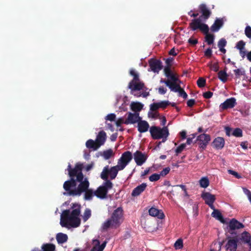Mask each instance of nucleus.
<instances>
[{"label":"nucleus","mask_w":251,"mask_h":251,"mask_svg":"<svg viewBox=\"0 0 251 251\" xmlns=\"http://www.w3.org/2000/svg\"><path fill=\"white\" fill-rule=\"evenodd\" d=\"M83 164L78 163L75 168H71L69 163L65 171H68L70 179L66 181L63 184L65 191L64 195L76 196H80L89 187V182L86 177H84L82 173Z\"/></svg>","instance_id":"1"},{"label":"nucleus","mask_w":251,"mask_h":251,"mask_svg":"<svg viewBox=\"0 0 251 251\" xmlns=\"http://www.w3.org/2000/svg\"><path fill=\"white\" fill-rule=\"evenodd\" d=\"M80 205L74 203L70 209L62 211L60 224L62 227L70 228L77 227L80 224Z\"/></svg>","instance_id":"2"},{"label":"nucleus","mask_w":251,"mask_h":251,"mask_svg":"<svg viewBox=\"0 0 251 251\" xmlns=\"http://www.w3.org/2000/svg\"><path fill=\"white\" fill-rule=\"evenodd\" d=\"M132 159V154L129 151L123 153L118 160L117 165L109 168L108 165L105 166L101 173L100 177L104 180H108V175L111 179L116 178L118 172L123 170Z\"/></svg>","instance_id":"3"},{"label":"nucleus","mask_w":251,"mask_h":251,"mask_svg":"<svg viewBox=\"0 0 251 251\" xmlns=\"http://www.w3.org/2000/svg\"><path fill=\"white\" fill-rule=\"evenodd\" d=\"M130 74L133 76V79L129 83L128 86L131 90V94L136 97L142 96L143 98H147L150 93L146 91L147 88L140 80L138 74L133 69L130 70Z\"/></svg>","instance_id":"4"},{"label":"nucleus","mask_w":251,"mask_h":251,"mask_svg":"<svg viewBox=\"0 0 251 251\" xmlns=\"http://www.w3.org/2000/svg\"><path fill=\"white\" fill-rule=\"evenodd\" d=\"M123 212L121 208L118 207L113 212L111 218L102 225V228L107 229L109 227L117 228L123 221Z\"/></svg>","instance_id":"5"},{"label":"nucleus","mask_w":251,"mask_h":251,"mask_svg":"<svg viewBox=\"0 0 251 251\" xmlns=\"http://www.w3.org/2000/svg\"><path fill=\"white\" fill-rule=\"evenodd\" d=\"M151 137L153 139H162V143L165 142L169 135V129L167 126L161 128L159 126H152L150 128Z\"/></svg>","instance_id":"6"},{"label":"nucleus","mask_w":251,"mask_h":251,"mask_svg":"<svg viewBox=\"0 0 251 251\" xmlns=\"http://www.w3.org/2000/svg\"><path fill=\"white\" fill-rule=\"evenodd\" d=\"M113 184L110 180H105L102 184L95 191L96 197L101 199L106 197L108 191L112 189Z\"/></svg>","instance_id":"7"},{"label":"nucleus","mask_w":251,"mask_h":251,"mask_svg":"<svg viewBox=\"0 0 251 251\" xmlns=\"http://www.w3.org/2000/svg\"><path fill=\"white\" fill-rule=\"evenodd\" d=\"M190 26L192 30H196L199 29L204 33H207L209 31L208 26L206 24H202L200 18L193 20L190 24Z\"/></svg>","instance_id":"8"},{"label":"nucleus","mask_w":251,"mask_h":251,"mask_svg":"<svg viewBox=\"0 0 251 251\" xmlns=\"http://www.w3.org/2000/svg\"><path fill=\"white\" fill-rule=\"evenodd\" d=\"M138 166H142L146 161L148 156L145 153L136 151L132 155V158Z\"/></svg>","instance_id":"9"},{"label":"nucleus","mask_w":251,"mask_h":251,"mask_svg":"<svg viewBox=\"0 0 251 251\" xmlns=\"http://www.w3.org/2000/svg\"><path fill=\"white\" fill-rule=\"evenodd\" d=\"M116 102L115 105L119 107V108L122 111H126L127 109V97H123L122 95H117L116 97Z\"/></svg>","instance_id":"10"},{"label":"nucleus","mask_w":251,"mask_h":251,"mask_svg":"<svg viewBox=\"0 0 251 251\" xmlns=\"http://www.w3.org/2000/svg\"><path fill=\"white\" fill-rule=\"evenodd\" d=\"M197 140L199 147L202 149H204L210 141L211 138L209 135L203 133L198 136Z\"/></svg>","instance_id":"11"},{"label":"nucleus","mask_w":251,"mask_h":251,"mask_svg":"<svg viewBox=\"0 0 251 251\" xmlns=\"http://www.w3.org/2000/svg\"><path fill=\"white\" fill-rule=\"evenodd\" d=\"M167 80L170 81V84H171L172 89L174 90H172V91H177L176 89L175 88H179L178 85H180L181 81L178 78L176 74H174L173 72L168 77Z\"/></svg>","instance_id":"12"},{"label":"nucleus","mask_w":251,"mask_h":251,"mask_svg":"<svg viewBox=\"0 0 251 251\" xmlns=\"http://www.w3.org/2000/svg\"><path fill=\"white\" fill-rule=\"evenodd\" d=\"M167 80L170 81V84H171L172 89L174 90H172V91H177L176 89L175 88H179L178 85H180L181 81L178 78L176 74H174L173 72L168 77Z\"/></svg>","instance_id":"13"},{"label":"nucleus","mask_w":251,"mask_h":251,"mask_svg":"<svg viewBox=\"0 0 251 251\" xmlns=\"http://www.w3.org/2000/svg\"><path fill=\"white\" fill-rule=\"evenodd\" d=\"M167 80L170 81V84H171L172 89L174 90H172V91H177L176 89L175 88H179L178 85H180L181 81L178 78L176 74H174L173 72L168 77Z\"/></svg>","instance_id":"14"},{"label":"nucleus","mask_w":251,"mask_h":251,"mask_svg":"<svg viewBox=\"0 0 251 251\" xmlns=\"http://www.w3.org/2000/svg\"><path fill=\"white\" fill-rule=\"evenodd\" d=\"M150 69L154 73H158L162 69V62L158 60L151 59L149 61Z\"/></svg>","instance_id":"15"},{"label":"nucleus","mask_w":251,"mask_h":251,"mask_svg":"<svg viewBox=\"0 0 251 251\" xmlns=\"http://www.w3.org/2000/svg\"><path fill=\"white\" fill-rule=\"evenodd\" d=\"M238 240L236 238L229 239L226 244L225 248L227 251H236Z\"/></svg>","instance_id":"16"},{"label":"nucleus","mask_w":251,"mask_h":251,"mask_svg":"<svg viewBox=\"0 0 251 251\" xmlns=\"http://www.w3.org/2000/svg\"><path fill=\"white\" fill-rule=\"evenodd\" d=\"M236 100L234 98L227 99L220 105V108L222 110L234 107L236 104Z\"/></svg>","instance_id":"17"},{"label":"nucleus","mask_w":251,"mask_h":251,"mask_svg":"<svg viewBox=\"0 0 251 251\" xmlns=\"http://www.w3.org/2000/svg\"><path fill=\"white\" fill-rule=\"evenodd\" d=\"M140 120L141 118L139 117L138 113H129L127 118L126 120V122H125V124H134L136 122H138Z\"/></svg>","instance_id":"18"},{"label":"nucleus","mask_w":251,"mask_h":251,"mask_svg":"<svg viewBox=\"0 0 251 251\" xmlns=\"http://www.w3.org/2000/svg\"><path fill=\"white\" fill-rule=\"evenodd\" d=\"M106 139V133L103 131H100L96 139V142L97 144V147L95 149H99L101 146L103 145Z\"/></svg>","instance_id":"19"},{"label":"nucleus","mask_w":251,"mask_h":251,"mask_svg":"<svg viewBox=\"0 0 251 251\" xmlns=\"http://www.w3.org/2000/svg\"><path fill=\"white\" fill-rule=\"evenodd\" d=\"M169 104V102L167 100L161 101L158 102H154L150 105V109L152 111H155L159 108H165Z\"/></svg>","instance_id":"20"},{"label":"nucleus","mask_w":251,"mask_h":251,"mask_svg":"<svg viewBox=\"0 0 251 251\" xmlns=\"http://www.w3.org/2000/svg\"><path fill=\"white\" fill-rule=\"evenodd\" d=\"M150 215L152 217H156L158 219H163L165 217V215L161 210H159L155 207H151L149 211Z\"/></svg>","instance_id":"21"},{"label":"nucleus","mask_w":251,"mask_h":251,"mask_svg":"<svg viewBox=\"0 0 251 251\" xmlns=\"http://www.w3.org/2000/svg\"><path fill=\"white\" fill-rule=\"evenodd\" d=\"M147 186V185L146 183H143L138 185L133 190L131 193L132 196H138L146 189Z\"/></svg>","instance_id":"22"},{"label":"nucleus","mask_w":251,"mask_h":251,"mask_svg":"<svg viewBox=\"0 0 251 251\" xmlns=\"http://www.w3.org/2000/svg\"><path fill=\"white\" fill-rule=\"evenodd\" d=\"M228 227L230 230L232 231L236 229L243 228L244 227V225L235 219H232L229 222Z\"/></svg>","instance_id":"23"},{"label":"nucleus","mask_w":251,"mask_h":251,"mask_svg":"<svg viewBox=\"0 0 251 251\" xmlns=\"http://www.w3.org/2000/svg\"><path fill=\"white\" fill-rule=\"evenodd\" d=\"M201 197L207 204L210 203H214L215 201V196L209 192L202 193Z\"/></svg>","instance_id":"24"},{"label":"nucleus","mask_w":251,"mask_h":251,"mask_svg":"<svg viewBox=\"0 0 251 251\" xmlns=\"http://www.w3.org/2000/svg\"><path fill=\"white\" fill-rule=\"evenodd\" d=\"M212 145L217 150L222 149L225 145V140L223 137H217L213 141Z\"/></svg>","instance_id":"25"},{"label":"nucleus","mask_w":251,"mask_h":251,"mask_svg":"<svg viewBox=\"0 0 251 251\" xmlns=\"http://www.w3.org/2000/svg\"><path fill=\"white\" fill-rule=\"evenodd\" d=\"M138 130L140 133L147 131L150 127L148 123L145 121L141 120L138 122Z\"/></svg>","instance_id":"26"},{"label":"nucleus","mask_w":251,"mask_h":251,"mask_svg":"<svg viewBox=\"0 0 251 251\" xmlns=\"http://www.w3.org/2000/svg\"><path fill=\"white\" fill-rule=\"evenodd\" d=\"M251 236L250 234L248 232L244 231L243 232L240 237V240L245 244H248L249 246L250 250H251Z\"/></svg>","instance_id":"27"},{"label":"nucleus","mask_w":251,"mask_h":251,"mask_svg":"<svg viewBox=\"0 0 251 251\" xmlns=\"http://www.w3.org/2000/svg\"><path fill=\"white\" fill-rule=\"evenodd\" d=\"M93 242L95 244L91 249L93 251H103L107 243L106 241H104L101 245H100V241L97 239L93 240Z\"/></svg>","instance_id":"28"},{"label":"nucleus","mask_w":251,"mask_h":251,"mask_svg":"<svg viewBox=\"0 0 251 251\" xmlns=\"http://www.w3.org/2000/svg\"><path fill=\"white\" fill-rule=\"evenodd\" d=\"M84 192H85L84 199L87 201L92 200L94 196H96V191L92 189L88 188Z\"/></svg>","instance_id":"29"},{"label":"nucleus","mask_w":251,"mask_h":251,"mask_svg":"<svg viewBox=\"0 0 251 251\" xmlns=\"http://www.w3.org/2000/svg\"><path fill=\"white\" fill-rule=\"evenodd\" d=\"M223 22L221 19H217L211 27V29L213 32H217L222 26Z\"/></svg>","instance_id":"30"},{"label":"nucleus","mask_w":251,"mask_h":251,"mask_svg":"<svg viewBox=\"0 0 251 251\" xmlns=\"http://www.w3.org/2000/svg\"><path fill=\"white\" fill-rule=\"evenodd\" d=\"M200 10L202 13V16L204 17L205 19H207L211 14L210 11L206 7L204 4H201L199 7Z\"/></svg>","instance_id":"31"},{"label":"nucleus","mask_w":251,"mask_h":251,"mask_svg":"<svg viewBox=\"0 0 251 251\" xmlns=\"http://www.w3.org/2000/svg\"><path fill=\"white\" fill-rule=\"evenodd\" d=\"M130 107L132 111L137 112L142 110L143 104L139 102H132L130 104Z\"/></svg>","instance_id":"32"},{"label":"nucleus","mask_w":251,"mask_h":251,"mask_svg":"<svg viewBox=\"0 0 251 251\" xmlns=\"http://www.w3.org/2000/svg\"><path fill=\"white\" fill-rule=\"evenodd\" d=\"M56 238L59 244H63L67 242L68 236L66 234L59 233L57 234Z\"/></svg>","instance_id":"33"},{"label":"nucleus","mask_w":251,"mask_h":251,"mask_svg":"<svg viewBox=\"0 0 251 251\" xmlns=\"http://www.w3.org/2000/svg\"><path fill=\"white\" fill-rule=\"evenodd\" d=\"M226 45V41L224 38L221 39L218 42V46L219 48V50L223 53H225L226 52V50L225 49Z\"/></svg>","instance_id":"34"},{"label":"nucleus","mask_w":251,"mask_h":251,"mask_svg":"<svg viewBox=\"0 0 251 251\" xmlns=\"http://www.w3.org/2000/svg\"><path fill=\"white\" fill-rule=\"evenodd\" d=\"M101 155L105 160H108L114 155V153L112 149H108L107 150L104 151L101 153Z\"/></svg>","instance_id":"35"},{"label":"nucleus","mask_w":251,"mask_h":251,"mask_svg":"<svg viewBox=\"0 0 251 251\" xmlns=\"http://www.w3.org/2000/svg\"><path fill=\"white\" fill-rule=\"evenodd\" d=\"M218 77L221 81L225 83L227 80L228 75L225 71L221 70L218 72Z\"/></svg>","instance_id":"36"},{"label":"nucleus","mask_w":251,"mask_h":251,"mask_svg":"<svg viewBox=\"0 0 251 251\" xmlns=\"http://www.w3.org/2000/svg\"><path fill=\"white\" fill-rule=\"evenodd\" d=\"M86 146L89 149H92L93 151H96L98 149H95L97 147V144L96 141L92 139L88 140L86 143Z\"/></svg>","instance_id":"37"},{"label":"nucleus","mask_w":251,"mask_h":251,"mask_svg":"<svg viewBox=\"0 0 251 251\" xmlns=\"http://www.w3.org/2000/svg\"><path fill=\"white\" fill-rule=\"evenodd\" d=\"M211 215L213 217L216 218V219L219 220L222 223H224V219L223 216L222 215L220 212L217 210L214 209V211H213L211 214Z\"/></svg>","instance_id":"38"},{"label":"nucleus","mask_w":251,"mask_h":251,"mask_svg":"<svg viewBox=\"0 0 251 251\" xmlns=\"http://www.w3.org/2000/svg\"><path fill=\"white\" fill-rule=\"evenodd\" d=\"M199 183L201 187L207 188L209 185V181L207 177H203L199 180Z\"/></svg>","instance_id":"39"},{"label":"nucleus","mask_w":251,"mask_h":251,"mask_svg":"<svg viewBox=\"0 0 251 251\" xmlns=\"http://www.w3.org/2000/svg\"><path fill=\"white\" fill-rule=\"evenodd\" d=\"M179 88H175L177 91H174V92H178L179 93V96L180 97H182L184 99H186L187 98V94L182 89L180 85H178Z\"/></svg>","instance_id":"40"},{"label":"nucleus","mask_w":251,"mask_h":251,"mask_svg":"<svg viewBox=\"0 0 251 251\" xmlns=\"http://www.w3.org/2000/svg\"><path fill=\"white\" fill-rule=\"evenodd\" d=\"M205 41L208 45H211L214 42V36L213 34L205 33Z\"/></svg>","instance_id":"41"},{"label":"nucleus","mask_w":251,"mask_h":251,"mask_svg":"<svg viewBox=\"0 0 251 251\" xmlns=\"http://www.w3.org/2000/svg\"><path fill=\"white\" fill-rule=\"evenodd\" d=\"M91 211L89 208H86L83 213V219L84 222H86L91 216Z\"/></svg>","instance_id":"42"},{"label":"nucleus","mask_w":251,"mask_h":251,"mask_svg":"<svg viewBox=\"0 0 251 251\" xmlns=\"http://www.w3.org/2000/svg\"><path fill=\"white\" fill-rule=\"evenodd\" d=\"M183 246V241L180 238L177 239L174 244V247L176 250L182 249Z\"/></svg>","instance_id":"43"},{"label":"nucleus","mask_w":251,"mask_h":251,"mask_svg":"<svg viewBox=\"0 0 251 251\" xmlns=\"http://www.w3.org/2000/svg\"><path fill=\"white\" fill-rule=\"evenodd\" d=\"M236 77H239L241 75H245V71L243 69H237L234 70Z\"/></svg>","instance_id":"44"},{"label":"nucleus","mask_w":251,"mask_h":251,"mask_svg":"<svg viewBox=\"0 0 251 251\" xmlns=\"http://www.w3.org/2000/svg\"><path fill=\"white\" fill-rule=\"evenodd\" d=\"M222 245L223 243L221 242H214L211 247L215 248L217 251H220L221 250Z\"/></svg>","instance_id":"45"},{"label":"nucleus","mask_w":251,"mask_h":251,"mask_svg":"<svg viewBox=\"0 0 251 251\" xmlns=\"http://www.w3.org/2000/svg\"><path fill=\"white\" fill-rule=\"evenodd\" d=\"M160 175L155 173L149 177V180L151 182L156 181L160 179Z\"/></svg>","instance_id":"46"},{"label":"nucleus","mask_w":251,"mask_h":251,"mask_svg":"<svg viewBox=\"0 0 251 251\" xmlns=\"http://www.w3.org/2000/svg\"><path fill=\"white\" fill-rule=\"evenodd\" d=\"M232 135L235 137H241L242 136V131L240 128H236L233 131Z\"/></svg>","instance_id":"47"},{"label":"nucleus","mask_w":251,"mask_h":251,"mask_svg":"<svg viewBox=\"0 0 251 251\" xmlns=\"http://www.w3.org/2000/svg\"><path fill=\"white\" fill-rule=\"evenodd\" d=\"M245 46V42L242 40L238 42L236 45V48L240 50H244Z\"/></svg>","instance_id":"48"},{"label":"nucleus","mask_w":251,"mask_h":251,"mask_svg":"<svg viewBox=\"0 0 251 251\" xmlns=\"http://www.w3.org/2000/svg\"><path fill=\"white\" fill-rule=\"evenodd\" d=\"M197 85L200 88L204 87L205 85V80L202 77H200L197 80Z\"/></svg>","instance_id":"49"},{"label":"nucleus","mask_w":251,"mask_h":251,"mask_svg":"<svg viewBox=\"0 0 251 251\" xmlns=\"http://www.w3.org/2000/svg\"><path fill=\"white\" fill-rule=\"evenodd\" d=\"M245 34L249 38H251V27L247 25L245 29Z\"/></svg>","instance_id":"50"},{"label":"nucleus","mask_w":251,"mask_h":251,"mask_svg":"<svg viewBox=\"0 0 251 251\" xmlns=\"http://www.w3.org/2000/svg\"><path fill=\"white\" fill-rule=\"evenodd\" d=\"M186 144H182L179 146L176 150V152L177 154L180 153L185 148Z\"/></svg>","instance_id":"51"},{"label":"nucleus","mask_w":251,"mask_h":251,"mask_svg":"<svg viewBox=\"0 0 251 251\" xmlns=\"http://www.w3.org/2000/svg\"><path fill=\"white\" fill-rule=\"evenodd\" d=\"M170 171V168L169 167H166L163 169L159 174L160 176H166Z\"/></svg>","instance_id":"52"},{"label":"nucleus","mask_w":251,"mask_h":251,"mask_svg":"<svg viewBox=\"0 0 251 251\" xmlns=\"http://www.w3.org/2000/svg\"><path fill=\"white\" fill-rule=\"evenodd\" d=\"M116 118V115L114 113L108 114L106 117L105 120L107 121H113Z\"/></svg>","instance_id":"53"},{"label":"nucleus","mask_w":251,"mask_h":251,"mask_svg":"<svg viewBox=\"0 0 251 251\" xmlns=\"http://www.w3.org/2000/svg\"><path fill=\"white\" fill-rule=\"evenodd\" d=\"M242 189L244 193L247 195L249 200L251 203V192L246 188L243 187Z\"/></svg>","instance_id":"54"},{"label":"nucleus","mask_w":251,"mask_h":251,"mask_svg":"<svg viewBox=\"0 0 251 251\" xmlns=\"http://www.w3.org/2000/svg\"><path fill=\"white\" fill-rule=\"evenodd\" d=\"M228 172L229 174L234 176L237 178H241V176L239 175L236 172L234 171L233 170H228Z\"/></svg>","instance_id":"55"},{"label":"nucleus","mask_w":251,"mask_h":251,"mask_svg":"<svg viewBox=\"0 0 251 251\" xmlns=\"http://www.w3.org/2000/svg\"><path fill=\"white\" fill-rule=\"evenodd\" d=\"M126 120L123 118H120L116 121V125L117 126H120L122 124H125Z\"/></svg>","instance_id":"56"},{"label":"nucleus","mask_w":251,"mask_h":251,"mask_svg":"<svg viewBox=\"0 0 251 251\" xmlns=\"http://www.w3.org/2000/svg\"><path fill=\"white\" fill-rule=\"evenodd\" d=\"M160 83H165L166 84V85L167 86H168L170 89V90L172 91V90H174L173 89H172V87H171V84H170V81L169 80H163L162 79H161L160 80Z\"/></svg>","instance_id":"57"},{"label":"nucleus","mask_w":251,"mask_h":251,"mask_svg":"<svg viewBox=\"0 0 251 251\" xmlns=\"http://www.w3.org/2000/svg\"><path fill=\"white\" fill-rule=\"evenodd\" d=\"M213 96V93L210 91L206 92L203 93V96L205 99H210Z\"/></svg>","instance_id":"58"},{"label":"nucleus","mask_w":251,"mask_h":251,"mask_svg":"<svg viewBox=\"0 0 251 251\" xmlns=\"http://www.w3.org/2000/svg\"><path fill=\"white\" fill-rule=\"evenodd\" d=\"M210 68L211 70H212L214 72H217L218 71L219 67L218 64L214 63L213 64H212L210 66Z\"/></svg>","instance_id":"59"},{"label":"nucleus","mask_w":251,"mask_h":251,"mask_svg":"<svg viewBox=\"0 0 251 251\" xmlns=\"http://www.w3.org/2000/svg\"><path fill=\"white\" fill-rule=\"evenodd\" d=\"M164 73L166 77H168V76L173 73L171 71V69L169 67H166L164 69Z\"/></svg>","instance_id":"60"},{"label":"nucleus","mask_w":251,"mask_h":251,"mask_svg":"<svg viewBox=\"0 0 251 251\" xmlns=\"http://www.w3.org/2000/svg\"><path fill=\"white\" fill-rule=\"evenodd\" d=\"M212 50L211 49L208 48L204 52V55L208 57H211L212 55Z\"/></svg>","instance_id":"61"},{"label":"nucleus","mask_w":251,"mask_h":251,"mask_svg":"<svg viewBox=\"0 0 251 251\" xmlns=\"http://www.w3.org/2000/svg\"><path fill=\"white\" fill-rule=\"evenodd\" d=\"M167 92V89L164 88L163 87H160L158 88V93L160 94L164 95Z\"/></svg>","instance_id":"62"},{"label":"nucleus","mask_w":251,"mask_h":251,"mask_svg":"<svg viewBox=\"0 0 251 251\" xmlns=\"http://www.w3.org/2000/svg\"><path fill=\"white\" fill-rule=\"evenodd\" d=\"M195 101L194 99H190L187 101V104L189 107H192L195 104Z\"/></svg>","instance_id":"63"},{"label":"nucleus","mask_w":251,"mask_h":251,"mask_svg":"<svg viewBox=\"0 0 251 251\" xmlns=\"http://www.w3.org/2000/svg\"><path fill=\"white\" fill-rule=\"evenodd\" d=\"M93 166H94V164L93 163L86 165L85 168L86 171L88 172V171H90V170H91L92 169V168L93 167Z\"/></svg>","instance_id":"64"}]
</instances>
